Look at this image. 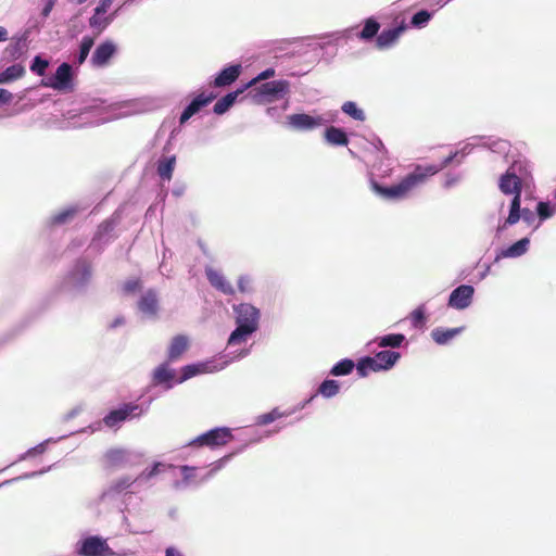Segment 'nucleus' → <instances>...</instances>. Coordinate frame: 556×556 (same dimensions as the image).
Segmentation results:
<instances>
[{
	"mask_svg": "<svg viewBox=\"0 0 556 556\" xmlns=\"http://www.w3.org/2000/svg\"><path fill=\"white\" fill-rule=\"evenodd\" d=\"M142 490L137 478L124 476L113 480L101 493L99 501L102 504L119 508L123 515L125 530L131 534L150 533L151 529L130 521L132 516L130 506L134 497Z\"/></svg>",
	"mask_w": 556,
	"mask_h": 556,
	"instance_id": "f257e3e1",
	"label": "nucleus"
},
{
	"mask_svg": "<svg viewBox=\"0 0 556 556\" xmlns=\"http://www.w3.org/2000/svg\"><path fill=\"white\" fill-rule=\"evenodd\" d=\"M438 173L434 166L426 168L417 167L413 173L406 175L399 184L392 186H381L377 181L371 180L372 191L384 200L400 201L409 194L416 187L422 185L428 176Z\"/></svg>",
	"mask_w": 556,
	"mask_h": 556,
	"instance_id": "f03ea898",
	"label": "nucleus"
},
{
	"mask_svg": "<svg viewBox=\"0 0 556 556\" xmlns=\"http://www.w3.org/2000/svg\"><path fill=\"white\" fill-rule=\"evenodd\" d=\"M250 353L249 349H243L236 355H233L230 359H224L227 355L220 357L219 361H207L203 363L191 364L182 367L181 377L178 379V382H184L197 375L200 374H212L217 372L226 368L231 362L241 359L248 356Z\"/></svg>",
	"mask_w": 556,
	"mask_h": 556,
	"instance_id": "7ed1b4c3",
	"label": "nucleus"
},
{
	"mask_svg": "<svg viewBox=\"0 0 556 556\" xmlns=\"http://www.w3.org/2000/svg\"><path fill=\"white\" fill-rule=\"evenodd\" d=\"M78 556H126L127 553H115L101 535H87L79 539L74 548Z\"/></svg>",
	"mask_w": 556,
	"mask_h": 556,
	"instance_id": "20e7f679",
	"label": "nucleus"
},
{
	"mask_svg": "<svg viewBox=\"0 0 556 556\" xmlns=\"http://www.w3.org/2000/svg\"><path fill=\"white\" fill-rule=\"evenodd\" d=\"M92 278V267L87 260H78L65 278V286L75 293L86 291Z\"/></svg>",
	"mask_w": 556,
	"mask_h": 556,
	"instance_id": "39448f33",
	"label": "nucleus"
},
{
	"mask_svg": "<svg viewBox=\"0 0 556 556\" xmlns=\"http://www.w3.org/2000/svg\"><path fill=\"white\" fill-rule=\"evenodd\" d=\"M231 455H227L222 457L219 460L212 464L211 469L207 471L205 476H203L201 479L197 480V473L195 468L190 467L187 465L180 466V471L182 475L181 481H176L174 483L175 489L177 490H184L192 485H199L200 483L208 480L211 477L214 476L218 470H220L225 464L230 459Z\"/></svg>",
	"mask_w": 556,
	"mask_h": 556,
	"instance_id": "423d86ee",
	"label": "nucleus"
},
{
	"mask_svg": "<svg viewBox=\"0 0 556 556\" xmlns=\"http://www.w3.org/2000/svg\"><path fill=\"white\" fill-rule=\"evenodd\" d=\"M149 409V404L143 408L136 403H125L116 409L111 410L104 418L103 422L109 428L118 427L128 418L140 417Z\"/></svg>",
	"mask_w": 556,
	"mask_h": 556,
	"instance_id": "0eeeda50",
	"label": "nucleus"
},
{
	"mask_svg": "<svg viewBox=\"0 0 556 556\" xmlns=\"http://www.w3.org/2000/svg\"><path fill=\"white\" fill-rule=\"evenodd\" d=\"M236 325L248 327L257 331L261 319V311L251 303H240L232 306Z\"/></svg>",
	"mask_w": 556,
	"mask_h": 556,
	"instance_id": "6e6552de",
	"label": "nucleus"
},
{
	"mask_svg": "<svg viewBox=\"0 0 556 556\" xmlns=\"http://www.w3.org/2000/svg\"><path fill=\"white\" fill-rule=\"evenodd\" d=\"M290 84L288 80H271L261 84L256 89L255 98L260 102H273L288 93Z\"/></svg>",
	"mask_w": 556,
	"mask_h": 556,
	"instance_id": "1a4fd4ad",
	"label": "nucleus"
},
{
	"mask_svg": "<svg viewBox=\"0 0 556 556\" xmlns=\"http://www.w3.org/2000/svg\"><path fill=\"white\" fill-rule=\"evenodd\" d=\"M42 85L58 91H71L73 89V68L64 62L56 68L55 73L42 80Z\"/></svg>",
	"mask_w": 556,
	"mask_h": 556,
	"instance_id": "9d476101",
	"label": "nucleus"
},
{
	"mask_svg": "<svg viewBox=\"0 0 556 556\" xmlns=\"http://www.w3.org/2000/svg\"><path fill=\"white\" fill-rule=\"evenodd\" d=\"M231 439L229 428H215L193 439L188 445L197 446H220L225 445Z\"/></svg>",
	"mask_w": 556,
	"mask_h": 556,
	"instance_id": "9b49d317",
	"label": "nucleus"
},
{
	"mask_svg": "<svg viewBox=\"0 0 556 556\" xmlns=\"http://www.w3.org/2000/svg\"><path fill=\"white\" fill-rule=\"evenodd\" d=\"M119 212L116 211L110 219H106L98 227V230L91 242V247L93 249L97 251L103 250V248L112 240V232L116 225L119 223Z\"/></svg>",
	"mask_w": 556,
	"mask_h": 556,
	"instance_id": "f8f14e48",
	"label": "nucleus"
},
{
	"mask_svg": "<svg viewBox=\"0 0 556 556\" xmlns=\"http://www.w3.org/2000/svg\"><path fill=\"white\" fill-rule=\"evenodd\" d=\"M473 295L475 288L472 286L460 285L451 292L447 305L457 311L466 309L471 305Z\"/></svg>",
	"mask_w": 556,
	"mask_h": 556,
	"instance_id": "ddd939ff",
	"label": "nucleus"
},
{
	"mask_svg": "<svg viewBox=\"0 0 556 556\" xmlns=\"http://www.w3.org/2000/svg\"><path fill=\"white\" fill-rule=\"evenodd\" d=\"M287 119V124L290 128L300 131L313 130L326 123L321 116H313L305 113L289 115Z\"/></svg>",
	"mask_w": 556,
	"mask_h": 556,
	"instance_id": "4468645a",
	"label": "nucleus"
},
{
	"mask_svg": "<svg viewBox=\"0 0 556 556\" xmlns=\"http://www.w3.org/2000/svg\"><path fill=\"white\" fill-rule=\"evenodd\" d=\"M216 96L213 92L210 93H199L194 97L191 102L185 108L179 117L180 125L187 123L193 115L199 113L203 108L208 105Z\"/></svg>",
	"mask_w": 556,
	"mask_h": 556,
	"instance_id": "2eb2a0df",
	"label": "nucleus"
},
{
	"mask_svg": "<svg viewBox=\"0 0 556 556\" xmlns=\"http://www.w3.org/2000/svg\"><path fill=\"white\" fill-rule=\"evenodd\" d=\"M407 26L404 21L400 25L383 29L376 39V46L380 50H386L393 47L399 40L400 36L406 30Z\"/></svg>",
	"mask_w": 556,
	"mask_h": 556,
	"instance_id": "dca6fc26",
	"label": "nucleus"
},
{
	"mask_svg": "<svg viewBox=\"0 0 556 556\" xmlns=\"http://www.w3.org/2000/svg\"><path fill=\"white\" fill-rule=\"evenodd\" d=\"M532 163L526 157L519 156L509 165L506 172L528 185L532 180Z\"/></svg>",
	"mask_w": 556,
	"mask_h": 556,
	"instance_id": "f3484780",
	"label": "nucleus"
},
{
	"mask_svg": "<svg viewBox=\"0 0 556 556\" xmlns=\"http://www.w3.org/2000/svg\"><path fill=\"white\" fill-rule=\"evenodd\" d=\"M530 247V239L525 237L518 240L517 242L502 248L496 252L495 262H498L502 258H517L525 255Z\"/></svg>",
	"mask_w": 556,
	"mask_h": 556,
	"instance_id": "a211bd4d",
	"label": "nucleus"
},
{
	"mask_svg": "<svg viewBox=\"0 0 556 556\" xmlns=\"http://www.w3.org/2000/svg\"><path fill=\"white\" fill-rule=\"evenodd\" d=\"M205 275L213 288L218 290L219 292L226 294V295H233L235 294V288L231 286V283L226 279V277L223 275L222 271L216 270L212 267L205 268Z\"/></svg>",
	"mask_w": 556,
	"mask_h": 556,
	"instance_id": "6ab92c4d",
	"label": "nucleus"
},
{
	"mask_svg": "<svg viewBox=\"0 0 556 556\" xmlns=\"http://www.w3.org/2000/svg\"><path fill=\"white\" fill-rule=\"evenodd\" d=\"M138 308L146 317L155 318L159 311L156 292L152 289L146 291L138 302Z\"/></svg>",
	"mask_w": 556,
	"mask_h": 556,
	"instance_id": "aec40b11",
	"label": "nucleus"
},
{
	"mask_svg": "<svg viewBox=\"0 0 556 556\" xmlns=\"http://www.w3.org/2000/svg\"><path fill=\"white\" fill-rule=\"evenodd\" d=\"M115 51H116L115 45L112 41L106 40V41L100 43L96 48V50L91 56V63L94 66H103L113 56Z\"/></svg>",
	"mask_w": 556,
	"mask_h": 556,
	"instance_id": "412c9836",
	"label": "nucleus"
},
{
	"mask_svg": "<svg viewBox=\"0 0 556 556\" xmlns=\"http://www.w3.org/2000/svg\"><path fill=\"white\" fill-rule=\"evenodd\" d=\"M175 378V371L169 368V366L164 363L157 366L152 375V381L156 386H164L165 390H169L173 388V380Z\"/></svg>",
	"mask_w": 556,
	"mask_h": 556,
	"instance_id": "4be33fe9",
	"label": "nucleus"
},
{
	"mask_svg": "<svg viewBox=\"0 0 556 556\" xmlns=\"http://www.w3.org/2000/svg\"><path fill=\"white\" fill-rule=\"evenodd\" d=\"M241 64H232L223 68L214 79L215 87H226L237 80L241 74Z\"/></svg>",
	"mask_w": 556,
	"mask_h": 556,
	"instance_id": "5701e85b",
	"label": "nucleus"
},
{
	"mask_svg": "<svg viewBox=\"0 0 556 556\" xmlns=\"http://www.w3.org/2000/svg\"><path fill=\"white\" fill-rule=\"evenodd\" d=\"M523 182L505 172L498 179V188L505 195L521 193Z\"/></svg>",
	"mask_w": 556,
	"mask_h": 556,
	"instance_id": "b1692460",
	"label": "nucleus"
},
{
	"mask_svg": "<svg viewBox=\"0 0 556 556\" xmlns=\"http://www.w3.org/2000/svg\"><path fill=\"white\" fill-rule=\"evenodd\" d=\"M463 330H464V327H456V328L437 327V328L432 329L430 336L437 344L445 345V344H448L458 334H460L463 332Z\"/></svg>",
	"mask_w": 556,
	"mask_h": 556,
	"instance_id": "393cba45",
	"label": "nucleus"
},
{
	"mask_svg": "<svg viewBox=\"0 0 556 556\" xmlns=\"http://www.w3.org/2000/svg\"><path fill=\"white\" fill-rule=\"evenodd\" d=\"M172 465H167L162 462L154 463L150 468L144 469L140 475H138L136 478L141 484L142 489L149 486V481L160 475L161 472H164L167 468H172Z\"/></svg>",
	"mask_w": 556,
	"mask_h": 556,
	"instance_id": "a878e982",
	"label": "nucleus"
},
{
	"mask_svg": "<svg viewBox=\"0 0 556 556\" xmlns=\"http://www.w3.org/2000/svg\"><path fill=\"white\" fill-rule=\"evenodd\" d=\"M375 358L381 371L390 370L401 358V354L395 351L383 350L375 354Z\"/></svg>",
	"mask_w": 556,
	"mask_h": 556,
	"instance_id": "bb28decb",
	"label": "nucleus"
},
{
	"mask_svg": "<svg viewBox=\"0 0 556 556\" xmlns=\"http://www.w3.org/2000/svg\"><path fill=\"white\" fill-rule=\"evenodd\" d=\"M253 333H255V331L248 329V327H240L236 325V328L228 338L227 345L229 348H235L245 344Z\"/></svg>",
	"mask_w": 556,
	"mask_h": 556,
	"instance_id": "cd10ccee",
	"label": "nucleus"
},
{
	"mask_svg": "<svg viewBox=\"0 0 556 556\" xmlns=\"http://www.w3.org/2000/svg\"><path fill=\"white\" fill-rule=\"evenodd\" d=\"M106 12H97L94 8L93 15L89 18V25L93 28L97 35L101 34L114 20V14L105 16Z\"/></svg>",
	"mask_w": 556,
	"mask_h": 556,
	"instance_id": "c85d7f7f",
	"label": "nucleus"
},
{
	"mask_svg": "<svg viewBox=\"0 0 556 556\" xmlns=\"http://www.w3.org/2000/svg\"><path fill=\"white\" fill-rule=\"evenodd\" d=\"M379 29H380L379 22L375 17L371 16L364 21L363 29L359 33H357L356 36L361 40L369 41L379 35L378 34Z\"/></svg>",
	"mask_w": 556,
	"mask_h": 556,
	"instance_id": "c756f323",
	"label": "nucleus"
},
{
	"mask_svg": "<svg viewBox=\"0 0 556 556\" xmlns=\"http://www.w3.org/2000/svg\"><path fill=\"white\" fill-rule=\"evenodd\" d=\"M176 164V156H163L157 161L156 172L163 180H170L174 167Z\"/></svg>",
	"mask_w": 556,
	"mask_h": 556,
	"instance_id": "7c9ffc66",
	"label": "nucleus"
},
{
	"mask_svg": "<svg viewBox=\"0 0 556 556\" xmlns=\"http://www.w3.org/2000/svg\"><path fill=\"white\" fill-rule=\"evenodd\" d=\"M406 341V337L402 333H389L375 338L372 341L380 348H400Z\"/></svg>",
	"mask_w": 556,
	"mask_h": 556,
	"instance_id": "2f4dec72",
	"label": "nucleus"
},
{
	"mask_svg": "<svg viewBox=\"0 0 556 556\" xmlns=\"http://www.w3.org/2000/svg\"><path fill=\"white\" fill-rule=\"evenodd\" d=\"M325 139L332 146H348L349 139L346 134L338 127L330 126L325 131Z\"/></svg>",
	"mask_w": 556,
	"mask_h": 556,
	"instance_id": "473e14b6",
	"label": "nucleus"
},
{
	"mask_svg": "<svg viewBox=\"0 0 556 556\" xmlns=\"http://www.w3.org/2000/svg\"><path fill=\"white\" fill-rule=\"evenodd\" d=\"M241 92H242V89H239V90H236L232 92H228L226 96H224L222 99H219L213 108L214 113L217 115H222V114L226 113L233 105L238 96Z\"/></svg>",
	"mask_w": 556,
	"mask_h": 556,
	"instance_id": "72a5a7b5",
	"label": "nucleus"
},
{
	"mask_svg": "<svg viewBox=\"0 0 556 556\" xmlns=\"http://www.w3.org/2000/svg\"><path fill=\"white\" fill-rule=\"evenodd\" d=\"M356 370L359 377H367L370 371H381L375 356L362 357L356 364Z\"/></svg>",
	"mask_w": 556,
	"mask_h": 556,
	"instance_id": "f704fd0d",
	"label": "nucleus"
},
{
	"mask_svg": "<svg viewBox=\"0 0 556 556\" xmlns=\"http://www.w3.org/2000/svg\"><path fill=\"white\" fill-rule=\"evenodd\" d=\"M339 392L340 383L337 380L326 379L319 384L316 395L320 394L325 399H331L339 394Z\"/></svg>",
	"mask_w": 556,
	"mask_h": 556,
	"instance_id": "c9c22d12",
	"label": "nucleus"
},
{
	"mask_svg": "<svg viewBox=\"0 0 556 556\" xmlns=\"http://www.w3.org/2000/svg\"><path fill=\"white\" fill-rule=\"evenodd\" d=\"M188 339L185 336H176L169 345L168 356L170 359L178 358L187 349Z\"/></svg>",
	"mask_w": 556,
	"mask_h": 556,
	"instance_id": "e433bc0d",
	"label": "nucleus"
},
{
	"mask_svg": "<svg viewBox=\"0 0 556 556\" xmlns=\"http://www.w3.org/2000/svg\"><path fill=\"white\" fill-rule=\"evenodd\" d=\"M25 68L21 64H13L0 73V83H10L21 78Z\"/></svg>",
	"mask_w": 556,
	"mask_h": 556,
	"instance_id": "4c0bfd02",
	"label": "nucleus"
},
{
	"mask_svg": "<svg viewBox=\"0 0 556 556\" xmlns=\"http://www.w3.org/2000/svg\"><path fill=\"white\" fill-rule=\"evenodd\" d=\"M482 147L489 148L492 152L507 154L510 150V143L504 139H488L481 141Z\"/></svg>",
	"mask_w": 556,
	"mask_h": 556,
	"instance_id": "58836bf2",
	"label": "nucleus"
},
{
	"mask_svg": "<svg viewBox=\"0 0 556 556\" xmlns=\"http://www.w3.org/2000/svg\"><path fill=\"white\" fill-rule=\"evenodd\" d=\"M356 367L355 363L350 358H343L336 363L330 369V375L334 377H341L350 375Z\"/></svg>",
	"mask_w": 556,
	"mask_h": 556,
	"instance_id": "ea45409f",
	"label": "nucleus"
},
{
	"mask_svg": "<svg viewBox=\"0 0 556 556\" xmlns=\"http://www.w3.org/2000/svg\"><path fill=\"white\" fill-rule=\"evenodd\" d=\"M78 208L76 206H68L66 208H63L59 213L54 214L50 218V223L52 225H63L68 223L75 214L77 213Z\"/></svg>",
	"mask_w": 556,
	"mask_h": 556,
	"instance_id": "a19ab883",
	"label": "nucleus"
},
{
	"mask_svg": "<svg viewBox=\"0 0 556 556\" xmlns=\"http://www.w3.org/2000/svg\"><path fill=\"white\" fill-rule=\"evenodd\" d=\"M341 110L344 114L349 115L355 121L364 122L366 118L365 112L357 106L354 101H346L342 104Z\"/></svg>",
	"mask_w": 556,
	"mask_h": 556,
	"instance_id": "79ce46f5",
	"label": "nucleus"
},
{
	"mask_svg": "<svg viewBox=\"0 0 556 556\" xmlns=\"http://www.w3.org/2000/svg\"><path fill=\"white\" fill-rule=\"evenodd\" d=\"M94 45V39L91 36H84L79 45V52L76 56L77 64H83L90 53L91 48Z\"/></svg>",
	"mask_w": 556,
	"mask_h": 556,
	"instance_id": "37998d69",
	"label": "nucleus"
},
{
	"mask_svg": "<svg viewBox=\"0 0 556 556\" xmlns=\"http://www.w3.org/2000/svg\"><path fill=\"white\" fill-rule=\"evenodd\" d=\"M432 15V12L420 10L412 16L410 25L415 28H424L431 21Z\"/></svg>",
	"mask_w": 556,
	"mask_h": 556,
	"instance_id": "c03bdc74",
	"label": "nucleus"
},
{
	"mask_svg": "<svg viewBox=\"0 0 556 556\" xmlns=\"http://www.w3.org/2000/svg\"><path fill=\"white\" fill-rule=\"evenodd\" d=\"M290 413L288 412H280L278 408H275L273 409L271 412L269 413H266V414H263V415H260L256 419V424L257 425H268L281 417H286V416H289Z\"/></svg>",
	"mask_w": 556,
	"mask_h": 556,
	"instance_id": "a18cd8bd",
	"label": "nucleus"
},
{
	"mask_svg": "<svg viewBox=\"0 0 556 556\" xmlns=\"http://www.w3.org/2000/svg\"><path fill=\"white\" fill-rule=\"evenodd\" d=\"M410 323L414 328H421L424 324L426 323V309L425 305H419L417 308H415L410 315Z\"/></svg>",
	"mask_w": 556,
	"mask_h": 556,
	"instance_id": "49530a36",
	"label": "nucleus"
},
{
	"mask_svg": "<svg viewBox=\"0 0 556 556\" xmlns=\"http://www.w3.org/2000/svg\"><path fill=\"white\" fill-rule=\"evenodd\" d=\"M521 213H522V211L509 210V214H508L507 218L503 223L498 224V226L496 228V233L500 235L508 226H513V225L517 224L519 222V219L521 218Z\"/></svg>",
	"mask_w": 556,
	"mask_h": 556,
	"instance_id": "de8ad7c7",
	"label": "nucleus"
},
{
	"mask_svg": "<svg viewBox=\"0 0 556 556\" xmlns=\"http://www.w3.org/2000/svg\"><path fill=\"white\" fill-rule=\"evenodd\" d=\"M556 213V206H552L548 202L540 201L536 205V214L540 220L551 218Z\"/></svg>",
	"mask_w": 556,
	"mask_h": 556,
	"instance_id": "09e8293b",
	"label": "nucleus"
},
{
	"mask_svg": "<svg viewBox=\"0 0 556 556\" xmlns=\"http://www.w3.org/2000/svg\"><path fill=\"white\" fill-rule=\"evenodd\" d=\"M52 467L53 466H48V467L42 468V469H40L38 471L25 472V473H23V475H21L18 477L5 480L4 482L0 483V486L5 485V484H11V483H13L15 481H18V480L31 479V478L41 476V475L50 471L52 469Z\"/></svg>",
	"mask_w": 556,
	"mask_h": 556,
	"instance_id": "8fccbe9b",
	"label": "nucleus"
},
{
	"mask_svg": "<svg viewBox=\"0 0 556 556\" xmlns=\"http://www.w3.org/2000/svg\"><path fill=\"white\" fill-rule=\"evenodd\" d=\"M48 66L49 62L46 59L36 55L30 64V71L38 76H43Z\"/></svg>",
	"mask_w": 556,
	"mask_h": 556,
	"instance_id": "3c124183",
	"label": "nucleus"
},
{
	"mask_svg": "<svg viewBox=\"0 0 556 556\" xmlns=\"http://www.w3.org/2000/svg\"><path fill=\"white\" fill-rule=\"evenodd\" d=\"M24 48L25 39H18L15 43L10 45L5 49V52L9 53L12 59H18L22 55Z\"/></svg>",
	"mask_w": 556,
	"mask_h": 556,
	"instance_id": "603ef678",
	"label": "nucleus"
},
{
	"mask_svg": "<svg viewBox=\"0 0 556 556\" xmlns=\"http://www.w3.org/2000/svg\"><path fill=\"white\" fill-rule=\"evenodd\" d=\"M482 140L483 138L481 137H471L457 152H459V155L465 156L469 154L476 146H481Z\"/></svg>",
	"mask_w": 556,
	"mask_h": 556,
	"instance_id": "864d4df0",
	"label": "nucleus"
},
{
	"mask_svg": "<svg viewBox=\"0 0 556 556\" xmlns=\"http://www.w3.org/2000/svg\"><path fill=\"white\" fill-rule=\"evenodd\" d=\"M238 289L241 293H251L252 278L249 275H241L238 279Z\"/></svg>",
	"mask_w": 556,
	"mask_h": 556,
	"instance_id": "5fc2aeb1",
	"label": "nucleus"
},
{
	"mask_svg": "<svg viewBox=\"0 0 556 556\" xmlns=\"http://www.w3.org/2000/svg\"><path fill=\"white\" fill-rule=\"evenodd\" d=\"M67 435H62L60 437L59 439H53V438H50V439H47L46 441L37 444L36 446L34 447H30L28 448V452L30 453V457L34 456V455H37V454H42L46 452V447H47V444L50 443V442H56L59 440H62L64 438H66Z\"/></svg>",
	"mask_w": 556,
	"mask_h": 556,
	"instance_id": "6e6d98bb",
	"label": "nucleus"
},
{
	"mask_svg": "<svg viewBox=\"0 0 556 556\" xmlns=\"http://www.w3.org/2000/svg\"><path fill=\"white\" fill-rule=\"evenodd\" d=\"M275 76V70L273 67L266 68L261 72L255 78H253L247 86H252L258 81L269 79Z\"/></svg>",
	"mask_w": 556,
	"mask_h": 556,
	"instance_id": "4d7b16f0",
	"label": "nucleus"
},
{
	"mask_svg": "<svg viewBox=\"0 0 556 556\" xmlns=\"http://www.w3.org/2000/svg\"><path fill=\"white\" fill-rule=\"evenodd\" d=\"M459 180H460L459 174H447L443 186H444V188L450 189V188L454 187L455 185H457L459 182Z\"/></svg>",
	"mask_w": 556,
	"mask_h": 556,
	"instance_id": "13d9d810",
	"label": "nucleus"
},
{
	"mask_svg": "<svg viewBox=\"0 0 556 556\" xmlns=\"http://www.w3.org/2000/svg\"><path fill=\"white\" fill-rule=\"evenodd\" d=\"M535 216H536L535 213L533 211H531L530 208L522 210L521 218L527 224H529V225L532 224L535 220Z\"/></svg>",
	"mask_w": 556,
	"mask_h": 556,
	"instance_id": "bf43d9fd",
	"label": "nucleus"
},
{
	"mask_svg": "<svg viewBox=\"0 0 556 556\" xmlns=\"http://www.w3.org/2000/svg\"><path fill=\"white\" fill-rule=\"evenodd\" d=\"M513 199L510 201L509 210L522 211L521 210V193L511 194Z\"/></svg>",
	"mask_w": 556,
	"mask_h": 556,
	"instance_id": "052dcab7",
	"label": "nucleus"
},
{
	"mask_svg": "<svg viewBox=\"0 0 556 556\" xmlns=\"http://www.w3.org/2000/svg\"><path fill=\"white\" fill-rule=\"evenodd\" d=\"M140 282L138 279H130L127 280L124 285V290L126 292H135L137 289H139Z\"/></svg>",
	"mask_w": 556,
	"mask_h": 556,
	"instance_id": "680f3d73",
	"label": "nucleus"
},
{
	"mask_svg": "<svg viewBox=\"0 0 556 556\" xmlns=\"http://www.w3.org/2000/svg\"><path fill=\"white\" fill-rule=\"evenodd\" d=\"M12 99H13V94L9 90L0 88V103L1 104L9 103V102H11Z\"/></svg>",
	"mask_w": 556,
	"mask_h": 556,
	"instance_id": "e2e57ef3",
	"label": "nucleus"
},
{
	"mask_svg": "<svg viewBox=\"0 0 556 556\" xmlns=\"http://www.w3.org/2000/svg\"><path fill=\"white\" fill-rule=\"evenodd\" d=\"M56 0H46L45 7L42 8L41 14L43 17H48L51 13Z\"/></svg>",
	"mask_w": 556,
	"mask_h": 556,
	"instance_id": "0e129e2a",
	"label": "nucleus"
},
{
	"mask_svg": "<svg viewBox=\"0 0 556 556\" xmlns=\"http://www.w3.org/2000/svg\"><path fill=\"white\" fill-rule=\"evenodd\" d=\"M459 155V152H454L451 155H448L446 159L443 160L442 164L440 166L433 165L435 168H438V172L446 167L448 164L453 162L457 156Z\"/></svg>",
	"mask_w": 556,
	"mask_h": 556,
	"instance_id": "69168bd1",
	"label": "nucleus"
},
{
	"mask_svg": "<svg viewBox=\"0 0 556 556\" xmlns=\"http://www.w3.org/2000/svg\"><path fill=\"white\" fill-rule=\"evenodd\" d=\"M123 456H124V452L121 450L110 451L108 453V457L112 462H118L123 458Z\"/></svg>",
	"mask_w": 556,
	"mask_h": 556,
	"instance_id": "338daca9",
	"label": "nucleus"
},
{
	"mask_svg": "<svg viewBox=\"0 0 556 556\" xmlns=\"http://www.w3.org/2000/svg\"><path fill=\"white\" fill-rule=\"evenodd\" d=\"M165 556H185L178 548L169 546L165 549Z\"/></svg>",
	"mask_w": 556,
	"mask_h": 556,
	"instance_id": "774afa93",
	"label": "nucleus"
}]
</instances>
